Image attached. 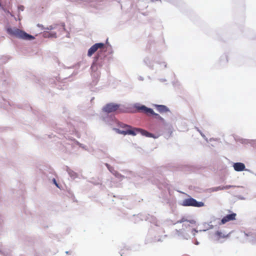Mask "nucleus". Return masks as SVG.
<instances>
[{
	"label": "nucleus",
	"mask_w": 256,
	"mask_h": 256,
	"mask_svg": "<svg viewBox=\"0 0 256 256\" xmlns=\"http://www.w3.org/2000/svg\"><path fill=\"white\" fill-rule=\"evenodd\" d=\"M9 32L14 36L26 40H32L34 38V36L30 35L24 31L18 28H14L8 30Z\"/></svg>",
	"instance_id": "1"
},
{
	"label": "nucleus",
	"mask_w": 256,
	"mask_h": 256,
	"mask_svg": "<svg viewBox=\"0 0 256 256\" xmlns=\"http://www.w3.org/2000/svg\"><path fill=\"white\" fill-rule=\"evenodd\" d=\"M182 205L183 206H192L200 208L204 206V203L202 202H198L195 199L190 198L184 200Z\"/></svg>",
	"instance_id": "2"
},
{
	"label": "nucleus",
	"mask_w": 256,
	"mask_h": 256,
	"mask_svg": "<svg viewBox=\"0 0 256 256\" xmlns=\"http://www.w3.org/2000/svg\"><path fill=\"white\" fill-rule=\"evenodd\" d=\"M137 110L138 112H142L147 114H152L155 116L156 118H158L161 120H163V118L160 116L158 114L155 113L152 109L148 108L144 106H138Z\"/></svg>",
	"instance_id": "3"
},
{
	"label": "nucleus",
	"mask_w": 256,
	"mask_h": 256,
	"mask_svg": "<svg viewBox=\"0 0 256 256\" xmlns=\"http://www.w3.org/2000/svg\"><path fill=\"white\" fill-rule=\"evenodd\" d=\"M122 128H126L125 130H118V132L120 134L124 135L129 134L132 136H136V132L135 130L136 128H132L131 126L126 124H123Z\"/></svg>",
	"instance_id": "4"
},
{
	"label": "nucleus",
	"mask_w": 256,
	"mask_h": 256,
	"mask_svg": "<svg viewBox=\"0 0 256 256\" xmlns=\"http://www.w3.org/2000/svg\"><path fill=\"white\" fill-rule=\"evenodd\" d=\"M119 108V105L114 104H107L104 108L103 110L108 113L116 112Z\"/></svg>",
	"instance_id": "5"
},
{
	"label": "nucleus",
	"mask_w": 256,
	"mask_h": 256,
	"mask_svg": "<svg viewBox=\"0 0 256 256\" xmlns=\"http://www.w3.org/2000/svg\"><path fill=\"white\" fill-rule=\"evenodd\" d=\"M104 46L103 43H96L93 45L88 50V56H91L98 48H102Z\"/></svg>",
	"instance_id": "6"
},
{
	"label": "nucleus",
	"mask_w": 256,
	"mask_h": 256,
	"mask_svg": "<svg viewBox=\"0 0 256 256\" xmlns=\"http://www.w3.org/2000/svg\"><path fill=\"white\" fill-rule=\"evenodd\" d=\"M236 214L234 212H232L230 214H228L224 216L221 220L220 224H225L227 222L230 221L234 220H236Z\"/></svg>",
	"instance_id": "7"
},
{
	"label": "nucleus",
	"mask_w": 256,
	"mask_h": 256,
	"mask_svg": "<svg viewBox=\"0 0 256 256\" xmlns=\"http://www.w3.org/2000/svg\"><path fill=\"white\" fill-rule=\"evenodd\" d=\"M154 106L156 110L161 114L166 112L169 111L168 108L164 105L154 104Z\"/></svg>",
	"instance_id": "8"
},
{
	"label": "nucleus",
	"mask_w": 256,
	"mask_h": 256,
	"mask_svg": "<svg viewBox=\"0 0 256 256\" xmlns=\"http://www.w3.org/2000/svg\"><path fill=\"white\" fill-rule=\"evenodd\" d=\"M234 168L236 171L240 172L245 170V165L242 162H236L234 164Z\"/></svg>",
	"instance_id": "9"
},
{
	"label": "nucleus",
	"mask_w": 256,
	"mask_h": 256,
	"mask_svg": "<svg viewBox=\"0 0 256 256\" xmlns=\"http://www.w3.org/2000/svg\"><path fill=\"white\" fill-rule=\"evenodd\" d=\"M136 134L137 133H140L142 135L146 136L147 137H152V134L148 132L146 130L139 128H135Z\"/></svg>",
	"instance_id": "10"
},
{
	"label": "nucleus",
	"mask_w": 256,
	"mask_h": 256,
	"mask_svg": "<svg viewBox=\"0 0 256 256\" xmlns=\"http://www.w3.org/2000/svg\"><path fill=\"white\" fill-rule=\"evenodd\" d=\"M136 134L137 133H140L142 135L146 136L147 137H152V134L148 132L146 130L139 128H135Z\"/></svg>",
	"instance_id": "11"
},
{
	"label": "nucleus",
	"mask_w": 256,
	"mask_h": 256,
	"mask_svg": "<svg viewBox=\"0 0 256 256\" xmlns=\"http://www.w3.org/2000/svg\"><path fill=\"white\" fill-rule=\"evenodd\" d=\"M215 236H216L218 240H220L221 238H226L228 236V234H222V232L220 231H216L215 232Z\"/></svg>",
	"instance_id": "12"
},
{
	"label": "nucleus",
	"mask_w": 256,
	"mask_h": 256,
	"mask_svg": "<svg viewBox=\"0 0 256 256\" xmlns=\"http://www.w3.org/2000/svg\"><path fill=\"white\" fill-rule=\"evenodd\" d=\"M185 222H188L190 224H194L195 222L194 220H188L185 217H182L180 220L178 221V223H182Z\"/></svg>",
	"instance_id": "13"
},
{
	"label": "nucleus",
	"mask_w": 256,
	"mask_h": 256,
	"mask_svg": "<svg viewBox=\"0 0 256 256\" xmlns=\"http://www.w3.org/2000/svg\"><path fill=\"white\" fill-rule=\"evenodd\" d=\"M98 56H96L95 58V60H94V62H93L92 66V67L91 68L94 69V66L96 65H98L99 64L100 66H102V64H100V63L98 62Z\"/></svg>",
	"instance_id": "14"
},
{
	"label": "nucleus",
	"mask_w": 256,
	"mask_h": 256,
	"mask_svg": "<svg viewBox=\"0 0 256 256\" xmlns=\"http://www.w3.org/2000/svg\"><path fill=\"white\" fill-rule=\"evenodd\" d=\"M223 190L222 186H219L212 188H210V192H216V191H218V190Z\"/></svg>",
	"instance_id": "15"
},
{
	"label": "nucleus",
	"mask_w": 256,
	"mask_h": 256,
	"mask_svg": "<svg viewBox=\"0 0 256 256\" xmlns=\"http://www.w3.org/2000/svg\"><path fill=\"white\" fill-rule=\"evenodd\" d=\"M44 35H45V37H54V38L56 37V32L54 33V34L45 33Z\"/></svg>",
	"instance_id": "16"
},
{
	"label": "nucleus",
	"mask_w": 256,
	"mask_h": 256,
	"mask_svg": "<svg viewBox=\"0 0 256 256\" xmlns=\"http://www.w3.org/2000/svg\"><path fill=\"white\" fill-rule=\"evenodd\" d=\"M107 168H108V170L112 173L114 172V168L112 167L111 166H110L108 164H106Z\"/></svg>",
	"instance_id": "17"
},
{
	"label": "nucleus",
	"mask_w": 256,
	"mask_h": 256,
	"mask_svg": "<svg viewBox=\"0 0 256 256\" xmlns=\"http://www.w3.org/2000/svg\"><path fill=\"white\" fill-rule=\"evenodd\" d=\"M222 187L223 190H228L231 188L235 187V186H232V185H226L225 186H222Z\"/></svg>",
	"instance_id": "18"
},
{
	"label": "nucleus",
	"mask_w": 256,
	"mask_h": 256,
	"mask_svg": "<svg viewBox=\"0 0 256 256\" xmlns=\"http://www.w3.org/2000/svg\"><path fill=\"white\" fill-rule=\"evenodd\" d=\"M112 174L114 175H115V176H116V177H118L119 178V177H122V175L118 173L117 172H116L115 170H114V172Z\"/></svg>",
	"instance_id": "19"
},
{
	"label": "nucleus",
	"mask_w": 256,
	"mask_h": 256,
	"mask_svg": "<svg viewBox=\"0 0 256 256\" xmlns=\"http://www.w3.org/2000/svg\"><path fill=\"white\" fill-rule=\"evenodd\" d=\"M245 236H252V232H249L248 234H244Z\"/></svg>",
	"instance_id": "20"
},
{
	"label": "nucleus",
	"mask_w": 256,
	"mask_h": 256,
	"mask_svg": "<svg viewBox=\"0 0 256 256\" xmlns=\"http://www.w3.org/2000/svg\"><path fill=\"white\" fill-rule=\"evenodd\" d=\"M54 183L56 184V185L58 186V184L56 182V180L55 179H54Z\"/></svg>",
	"instance_id": "21"
}]
</instances>
